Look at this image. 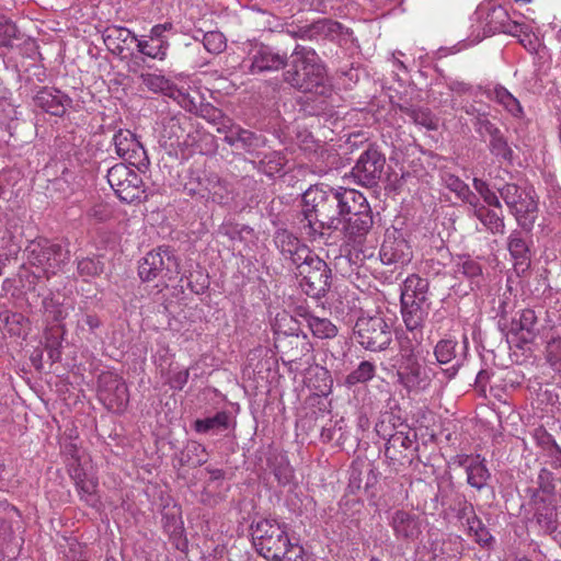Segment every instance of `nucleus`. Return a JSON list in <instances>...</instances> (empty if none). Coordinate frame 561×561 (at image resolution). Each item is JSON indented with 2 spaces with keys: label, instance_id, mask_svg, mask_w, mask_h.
I'll return each instance as SVG.
<instances>
[{
  "label": "nucleus",
  "instance_id": "obj_5",
  "mask_svg": "<svg viewBox=\"0 0 561 561\" xmlns=\"http://www.w3.org/2000/svg\"><path fill=\"white\" fill-rule=\"evenodd\" d=\"M297 276L301 289L312 298H321L330 287L331 270L325 261L312 251L307 260L296 265Z\"/></svg>",
  "mask_w": 561,
  "mask_h": 561
},
{
  "label": "nucleus",
  "instance_id": "obj_27",
  "mask_svg": "<svg viewBox=\"0 0 561 561\" xmlns=\"http://www.w3.org/2000/svg\"><path fill=\"white\" fill-rule=\"evenodd\" d=\"M138 41L130 30L123 26H110L104 33V43L114 54H122L128 42Z\"/></svg>",
  "mask_w": 561,
  "mask_h": 561
},
{
  "label": "nucleus",
  "instance_id": "obj_8",
  "mask_svg": "<svg viewBox=\"0 0 561 561\" xmlns=\"http://www.w3.org/2000/svg\"><path fill=\"white\" fill-rule=\"evenodd\" d=\"M67 259V253L60 244L48 240H39L31 244L28 262L39 268L47 279L56 275Z\"/></svg>",
  "mask_w": 561,
  "mask_h": 561
},
{
  "label": "nucleus",
  "instance_id": "obj_4",
  "mask_svg": "<svg viewBox=\"0 0 561 561\" xmlns=\"http://www.w3.org/2000/svg\"><path fill=\"white\" fill-rule=\"evenodd\" d=\"M110 186L124 203H140L147 199L146 185L140 174L125 163H116L106 174Z\"/></svg>",
  "mask_w": 561,
  "mask_h": 561
},
{
  "label": "nucleus",
  "instance_id": "obj_59",
  "mask_svg": "<svg viewBox=\"0 0 561 561\" xmlns=\"http://www.w3.org/2000/svg\"><path fill=\"white\" fill-rule=\"evenodd\" d=\"M476 130L481 136L488 135L490 138L501 130L488 118L485 114H480L477 117Z\"/></svg>",
  "mask_w": 561,
  "mask_h": 561
},
{
  "label": "nucleus",
  "instance_id": "obj_22",
  "mask_svg": "<svg viewBox=\"0 0 561 561\" xmlns=\"http://www.w3.org/2000/svg\"><path fill=\"white\" fill-rule=\"evenodd\" d=\"M462 550V539L456 535H447L432 543V551L436 561H458Z\"/></svg>",
  "mask_w": 561,
  "mask_h": 561
},
{
  "label": "nucleus",
  "instance_id": "obj_1",
  "mask_svg": "<svg viewBox=\"0 0 561 561\" xmlns=\"http://www.w3.org/2000/svg\"><path fill=\"white\" fill-rule=\"evenodd\" d=\"M285 81L304 93L329 96L332 85L319 56L311 48L297 46L291 54V65Z\"/></svg>",
  "mask_w": 561,
  "mask_h": 561
},
{
  "label": "nucleus",
  "instance_id": "obj_20",
  "mask_svg": "<svg viewBox=\"0 0 561 561\" xmlns=\"http://www.w3.org/2000/svg\"><path fill=\"white\" fill-rule=\"evenodd\" d=\"M473 216L484 226L492 234H504L505 224L502 209L491 208L481 204L479 198L470 206Z\"/></svg>",
  "mask_w": 561,
  "mask_h": 561
},
{
  "label": "nucleus",
  "instance_id": "obj_48",
  "mask_svg": "<svg viewBox=\"0 0 561 561\" xmlns=\"http://www.w3.org/2000/svg\"><path fill=\"white\" fill-rule=\"evenodd\" d=\"M18 34L15 24L4 15H0V46H12V42L18 38Z\"/></svg>",
  "mask_w": 561,
  "mask_h": 561
},
{
  "label": "nucleus",
  "instance_id": "obj_61",
  "mask_svg": "<svg viewBox=\"0 0 561 561\" xmlns=\"http://www.w3.org/2000/svg\"><path fill=\"white\" fill-rule=\"evenodd\" d=\"M460 518H466L469 535L473 534L481 525H483L481 519L474 514L472 506H465L461 510Z\"/></svg>",
  "mask_w": 561,
  "mask_h": 561
},
{
  "label": "nucleus",
  "instance_id": "obj_3",
  "mask_svg": "<svg viewBox=\"0 0 561 561\" xmlns=\"http://www.w3.org/2000/svg\"><path fill=\"white\" fill-rule=\"evenodd\" d=\"M253 545L257 552L267 560L278 561L284 557L288 545L287 525L276 519L265 518L252 526Z\"/></svg>",
  "mask_w": 561,
  "mask_h": 561
},
{
  "label": "nucleus",
  "instance_id": "obj_52",
  "mask_svg": "<svg viewBox=\"0 0 561 561\" xmlns=\"http://www.w3.org/2000/svg\"><path fill=\"white\" fill-rule=\"evenodd\" d=\"M343 428V420L336 421L331 427H323L321 431L322 440L327 443L335 440L337 445H343L346 440Z\"/></svg>",
  "mask_w": 561,
  "mask_h": 561
},
{
  "label": "nucleus",
  "instance_id": "obj_25",
  "mask_svg": "<svg viewBox=\"0 0 561 561\" xmlns=\"http://www.w3.org/2000/svg\"><path fill=\"white\" fill-rule=\"evenodd\" d=\"M517 203L511 209V213L515 216L522 228L530 230L537 219L538 203L529 192L523 195Z\"/></svg>",
  "mask_w": 561,
  "mask_h": 561
},
{
  "label": "nucleus",
  "instance_id": "obj_15",
  "mask_svg": "<svg viewBox=\"0 0 561 561\" xmlns=\"http://www.w3.org/2000/svg\"><path fill=\"white\" fill-rule=\"evenodd\" d=\"M274 242L280 253L289 259L295 266L300 261L307 260L311 252L306 244L287 230L276 231Z\"/></svg>",
  "mask_w": 561,
  "mask_h": 561
},
{
  "label": "nucleus",
  "instance_id": "obj_16",
  "mask_svg": "<svg viewBox=\"0 0 561 561\" xmlns=\"http://www.w3.org/2000/svg\"><path fill=\"white\" fill-rule=\"evenodd\" d=\"M370 208L351 215L343 226L344 236L350 243L360 245L373 227Z\"/></svg>",
  "mask_w": 561,
  "mask_h": 561
},
{
  "label": "nucleus",
  "instance_id": "obj_44",
  "mask_svg": "<svg viewBox=\"0 0 561 561\" xmlns=\"http://www.w3.org/2000/svg\"><path fill=\"white\" fill-rule=\"evenodd\" d=\"M299 342L298 335L278 336L275 341V347L279 353L286 355L288 360L296 362L300 359L301 352H294L293 346L295 345L297 347Z\"/></svg>",
  "mask_w": 561,
  "mask_h": 561
},
{
  "label": "nucleus",
  "instance_id": "obj_24",
  "mask_svg": "<svg viewBox=\"0 0 561 561\" xmlns=\"http://www.w3.org/2000/svg\"><path fill=\"white\" fill-rule=\"evenodd\" d=\"M534 520L539 534H552L558 527V515L554 504L549 501H536Z\"/></svg>",
  "mask_w": 561,
  "mask_h": 561
},
{
  "label": "nucleus",
  "instance_id": "obj_7",
  "mask_svg": "<svg viewBox=\"0 0 561 561\" xmlns=\"http://www.w3.org/2000/svg\"><path fill=\"white\" fill-rule=\"evenodd\" d=\"M354 333L363 347L374 352L385 350L391 342L390 327L380 313L359 317Z\"/></svg>",
  "mask_w": 561,
  "mask_h": 561
},
{
  "label": "nucleus",
  "instance_id": "obj_53",
  "mask_svg": "<svg viewBox=\"0 0 561 561\" xmlns=\"http://www.w3.org/2000/svg\"><path fill=\"white\" fill-rule=\"evenodd\" d=\"M12 539V530L10 526L5 525L0 519V561L4 558H13L15 551L10 548V541Z\"/></svg>",
  "mask_w": 561,
  "mask_h": 561
},
{
  "label": "nucleus",
  "instance_id": "obj_21",
  "mask_svg": "<svg viewBox=\"0 0 561 561\" xmlns=\"http://www.w3.org/2000/svg\"><path fill=\"white\" fill-rule=\"evenodd\" d=\"M415 435L411 436L409 432L397 431L386 444L385 454L391 460H411Z\"/></svg>",
  "mask_w": 561,
  "mask_h": 561
},
{
  "label": "nucleus",
  "instance_id": "obj_18",
  "mask_svg": "<svg viewBox=\"0 0 561 561\" xmlns=\"http://www.w3.org/2000/svg\"><path fill=\"white\" fill-rule=\"evenodd\" d=\"M379 255L383 264H404L411 260L412 251L403 238H387L381 244Z\"/></svg>",
  "mask_w": 561,
  "mask_h": 561
},
{
  "label": "nucleus",
  "instance_id": "obj_9",
  "mask_svg": "<svg viewBox=\"0 0 561 561\" xmlns=\"http://www.w3.org/2000/svg\"><path fill=\"white\" fill-rule=\"evenodd\" d=\"M99 391L107 409L122 413L128 405L129 392L126 382L114 373H103L99 377Z\"/></svg>",
  "mask_w": 561,
  "mask_h": 561
},
{
  "label": "nucleus",
  "instance_id": "obj_40",
  "mask_svg": "<svg viewBox=\"0 0 561 561\" xmlns=\"http://www.w3.org/2000/svg\"><path fill=\"white\" fill-rule=\"evenodd\" d=\"M376 374V366L369 360H363L359 363L356 369H354L346 377V383L348 386H355L357 383H364L371 380Z\"/></svg>",
  "mask_w": 561,
  "mask_h": 561
},
{
  "label": "nucleus",
  "instance_id": "obj_60",
  "mask_svg": "<svg viewBox=\"0 0 561 561\" xmlns=\"http://www.w3.org/2000/svg\"><path fill=\"white\" fill-rule=\"evenodd\" d=\"M278 561H306L304 547L298 543H291L290 540H288L284 557L279 558Z\"/></svg>",
  "mask_w": 561,
  "mask_h": 561
},
{
  "label": "nucleus",
  "instance_id": "obj_29",
  "mask_svg": "<svg viewBox=\"0 0 561 561\" xmlns=\"http://www.w3.org/2000/svg\"><path fill=\"white\" fill-rule=\"evenodd\" d=\"M69 473L72 480L75 481V485L85 502L90 501V497L95 495L98 490V481L93 478H89L84 470L78 466H71L69 468Z\"/></svg>",
  "mask_w": 561,
  "mask_h": 561
},
{
  "label": "nucleus",
  "instance_id": "obj_37",
  "mask_svg": "<svg viewBox=\"0 0 561 561\" xmlns=\"http://www.w3.org/2000/svg\"><path fill=\"white\" fill-rule=\"evenodd\" d=\"M229 427V415L221 411L213 417L198 419L194 422V428L198 433H207L211 430H227Z\"/></svg>",
  "mask_w": 561,
  "mask_h": 561
},
{
  "label": "nucleus",
  "instance_id": "obj_46",
  "mask_svg": "<svg viewBox=\"0 0 561 561\" xmlns=\"http://www.w3.org/2000/svg\"><path fill=\"white\" fill-rule=\"evenodd\" d=\"M407 114L416 125H421L428 130L437 129V119L428 108H408Z\"/></svg>",
  "mask_w": 561,
  "mask_h": 561
},
{
  "label": "nucleus",
  "instance_id": "obj_14",
  "mask_svg": "<svg viewBox=\"0 0 561 561\" xmlns=\"http://www.w3.org/2000/svg\"><path fill=\"white\" fill-rule=\"evenodd\" d=\"M433 373L416 360L409 359L407 365L398 371L400 383L408 391L426 390L432 382Z\"/></svg>",
  "mask_w": 561,
  "mask_h": 561
},
{
  "label": "nucleus",
  "instance_id": "obj_47",
  "mask_svg": "<svg viewBox=\"0 0 561 561\" xmlns=\"http://www.w3.org/2000/svg\"><path fill=\"white\" fill-rule=\"evenodd\" d=\"M457 342L454 340H440L435 348L434 354L439 364H448L456 357Z\"/></svg>",
  "mask_w": 561,
  "mask_h": 561
},
{
  "label": "nucleus",
  "instance_id": "obj_23",
  "mask_svg": "<svg viewBox=\"0 0 561 561\" xmlns=\"http://www.w3.org/2000/svg\"><path fill=\"white\" fill-rule=\"evenodd\" d=\"M336 190L339 194V216L348 217L370 208L363 193L353 188L339 187Z\"/></svg>",
  "mask_w": 561,
  "mask_h": 561
},
{
  "label": "nucleus",
  "instance_id": "obj_51",
  "mask_svg": "<svg viewBox=\"0 0 561 561\" xmlns=\"http://www.w3.org/2000/svg\"><path fill=\"white\" fill-rule=\"evenodd\" d=\"M204 47L211 54H219L226 48V38L220 32H207L203 38Z\"/></svg>",
  "mask_w": 561,
  "mask_h": 561
},
{
  "label": "nucleus",
  "instance_id": "obj_12",
  "mask_svg": "<svg viewBox=\"0 0 561 561\" xmlns=\"http://www.w3.org/2000/svg\"><path fill=\"white\" fill-rule=\"evenodd\" d=\"M249 71L261 73L263 71H277L287 64V55L275 51L267 45H255L249 55Z\"/></svg>",
  "mask_w": 561,
  "mask_h": 561
},
{
  "label": "nucleus",
  "instance_id": "obj_55",
  "mask_svg": "<svg viewBox=\"0 0 561 561\" xmlns=\"http://www.w3.org/2000/svg\"><path fill=\"white\" fill-rule=\"evenodd\" d=\"M489 24L494 28V31L503 32V25L507 24L511 21V18L507 11L502 7H493L490 13L488 14Z\"/></svg>",
  "mask_w": 561,
  "mask_h": 561
},
{
  "label": "nucleus",
  "instance_id": "obj_43",
  "mask_svg": "<svg viewBox=\"0 0 561 561\" xmlns=\"http://www.w3.org/2000/svg\"><path fill=\"white\" fill-rule=\"evenodd\" d=\"M168 96L176 101V103L185 111L190 113H197L198 104L195 98L192 96L186 89L179 88L173 84Z\"/></svg>",
  "mask_w": 561,
  "mask_h": 561
},
{
  "label": "nucleus",
  "instance_id": "obj_38",
  "mask_svg": "<svg viewBox=\"0 0 561 561\" xmlns=\"http://www.w3.org/2000/svg\"><path fill=\"white\" fill-rule=\"evenodd\" d=\"M493 99L513 116L522 114L519 101L504 87L494 88Z\"/></svg>",
  "mask_w": 561,
  "mask_h": 561
},
{
  "label": "nucleus",
  "instance_id": "obj_49",
  "mask_svg": "<svg viewBox=\"0 0 561 561\" xmlns=\"http://www.w3.org/2000/svg\"><path fill=\"white\" fill-rule=\"evenodd\" d=\"M501 198L507 205L510 210L518 204L517 202L525 195L527 192L520 190L516 184L507 183L502 188L499 190Z\"/></svg>",
  "mask_w": 561,
  "mask_h": 561
},
{
  "label": "nucleus",
  "instance_id": "obj_33",
  "mask_svg": "<svg viewBox=\"0 0 561 561\" xmlns=\"http://www.w3.org/2000/svg\"><path fill=\"white\" fill-rule=\"evenodd\" d=\"M0 320L3 322L4 330L11 336H23L27 332V319L19 312L3 311L0 313Z\"/></svg>",
  "mask_w": 561,
  "mask_h": 561
},
{
  "label": "nucleus",
  "instance_id": "obj_28",
  "mask_svg": "<svg viewBox=\"0 0 561 561\" xmlns=\"http://www.w3.org/2000/svg\"><path fill=\"white\" fill-rule=\"evenodd\" d=\"M422 302L401 304V312L407 329L411 332L423 328L424 321L428 314L427 309Z\"/></svg>",
  "mask_w": 561,
  "mask_h": 561
},
{
  "label": "nucleus",
  "instance_id": "obj_50",
  "mask_svg": "<svg viewBox=\"0 0 561 561\" xmlns=\"http://www.w3.org/2000/svg\"><path fill=\"white\" fill-rule=\"evenodd\" d=\"M456 273L461 274L468 278H476L481 276L482 268L477 261L470 257H461L456 263Z\"/></svg>",
  "mask_w": 561,
  "mask_h": 561
},
{
  "label": "nucleus",
  "instance_id": "obj_30",
  "mask_svg": "<svg viewBox=\"0 0 561 561\" xmlns=\"http://www.w3.org/2000/svg\"><path fill=\"white\" fill-rule=\"evenodd\" d=\"M466 471L468 483L478 490H481L490 478V472L484 465V460L480 459V456H476L470 460Z\"/></svg>",
  "mask_w": 561,
  "mask_h": 561
},
{
  "label": "nucleus",
  "instance_id": "obj_10",
  "mask_svg": "<svg viewBox=\"0 0 561 561\" xmlns=\"http://www.w3.org/2000/svg\"><path fill=\"white\" fill-rule=\"evenodd\" d=\"M115 151L118 157L138 170L149 163L147 152L136 134L129 129H118L113 136Z\"/></svg>",
  "mask_w": 561,
  "mask_h": 561
},
{
  "label": "nucleus",
  "instance_id": "obj_35",
  "mask_svg": "<svg viewBox=\"0 0 561 561\" xmlns=\"http://www.w3.org/2000/svg\"><path fill=\"white\" fill-rule=\"evenodd\" d=\"M489 150L500 163H512L513 149L501 131L490 138Z\"/></svg>",
  "mask_w": 561,
  "mask_h": 561
},
{
  "label": "nucleus",
  "instance_id": "obj_57",
  "mask_svg": "<svg viewBox=\"0 0 561 561\" xmlns=\"http://www.w3.org/2000/svg\"><path fill=\"white\" fill-rule=\"evenodd\" d=\"M195 114L214 125H224L222 121L225 117L222 112L210 104L197 105V113Z\"/></svg>",
  "mask_w": 561,
  "mask_h": 561
},
{
  "label": "nucleus",
  "instance_id": "obj_42",
  "mask_svg": "<svg viewBox=\"0 0 561 561\" xmlns=\"http://www.w3.org/2000/svg\"><path fill=\"white\" fill-rule=\"evenodd\" d=\"M228 140L230 145L240 144L241 147L247 149L248 151L261 146L262 144V139L260 136L243 128H238L236 133H232L231 136L228 137Z\"/></svg>",
  "mask_w": 561,
  "mask_h": 561
},
{
  "label": "nucleus",
  "instance_id": "obj_6",
  "mask_svg": "<svg viewBox=\"0 0 561 561\" xmlns=\"http://www.w3.org/2000/svg\"><path fill=\"white\" fill-rule=\"evenodd\" d=\"M179 274V263L168 251L159 248L150 251L138 265V275L142 282L158 280L157 286L167 288L168 283Z\"/></svg>",
  "mask_w": 561,
  "mask_h": 561
},
{
  "label": "nucleus",
  "instance_id": "obj_63",
  "mask_svg": "<svg viewBox=\"0 0 561 561\" xmlns=\"http://www.w3.org/2000/svg\"><path fill=\"white\" fill-rule=\"evenodd\" d=\"M88 216L96 221H106L111 217L107 205L103 203L94 204L89 210Z\"/></svg>",
  "mask_w": 561,
  "mask_h": 561
},
{
  "label": "nucleus",
  "instance_id": "obj_56",
  "mask_svg": "<svg viewBox=\"0 0 561 561\" xmlns=\"http://www.w3.org/2000/svg\"><path fill=\"white\" fill-rule=\"evenodd\" d=\"M190 378V368H171L168 385L174 390H182Z\"/></svg>",
  "mask_w": 561,
  "mask_h": 561
},
{
  "label": "nucleus",
  "instance_id": "obj_26",
  "mask_svg": "<svg viewBox=\"0 0 561 561\" xmlns=\"http://www.w3.org/2000/svg\"><path fill=\"white\" fill-rule=\"evenodd\" d=\"M428 280L416 274L407 277L401 291V304L422 302L427 300Z\"/></svg>",
  "mask_w": 561,
  "mask_h": 561
},
{
  "label": "nucleus",
  "instance_id": "obj_19",
  "mask_svg": "<svg viewBox=\"0 0 561 561\" xmlns=\"http://www.w3.org/2000/svg\"><path fill=\"white\" fill-rule=\"evenodd\" d=\"M34 103L51 115L62 116L70 99L59 90L43 88L35 95Z\"/></svg>",
  "mask_w": 561,
  "mask_h": 561
},
{
  "label": "nucleus",
  "instance_id": "obj_41",
  "mask_svg": "<svg viewBox=\"0 0 561 561\" xmlns=\"http://www.w3.org/2000/svg\"><path fill=\"white\" fill-rule=\"evenodd\" d=\"M508 251L517 261L516 264H524L528 260V245L520 232L514 231L508 238Z\"/></svg>",
  "mask_w": 561,
  "mask_h": 561
},
{
  "label": "nucleus",
  "instance_id": "obj_62",
  "mask_svg": "<svg viewBox=\"0 0 561 561\" xmlns=\"http://www.w3.org/2000/svg\"><path fill=\"white\" fill-rule=\"evenodd\" d=\"M503 32L504 34L512 35L514 37H517L518 39L527 33L528 28H530L527 24L519 23L517 21L511 20L507 22V24L503 25Z\"/></svg>",
  "mask_w": 561,
  "mask_h": 561
},
{
  "label": "nucleus",
  "instance_id": "obj_17",
  "mask_svg": "<svg viewBox=\"0 0 561 561\" xmlns=\"http://www.w3.org/2000/svg\"><path fill=\"white\" fill-rule=\"evenodd\" d=\"M390 526L396 537L400 539L414 540L422 533L419 516L404 510H397L392 514Z\"/></svg>",
  "mask_w": 561,
  "mask_h": 561
},
{
  "label": "nucleus",
  "instance_id": "obj_36",
  "mask_svg": "<svg viewBox=\"0 0 561 561\" xmlns=\"http://www.w3.org/2000/svg\"><path fill=\"white\" fill-rule=\"evenodd\" d=\"M446 186L456 195L461 198L462 202L471 206L477 199V195L470 190L468 184H466L458 176L453 174H447L444 179Z\"/></svg>",
  "mask_w": 561,
  "mask_h": 561
},
{
  "label": "nucleus",
  "instance_id": "obj_13",
  "mask_svg": "<svg viewBox=\"0 0 561 561\" xmlns=\"http://www.w3.org/2000/svg\"><path fill=\"white\" fill-rule=\"evenodd\" d=\"M385 165V158L375 148H368L358 158L353 174L364 185H371L379 179Z\"/></svg>",
  "mask_w": 561,
  "mask_h": 561
},
{
  "label": "nucleus",
  "instance_id": "obj_54",
  "mask_svg": "<svg viewBox=\"0 0 561 561\" xmlns=\"http://www.w3.org/2000/svg\"><path fill=\"white\" fill-rule=\"evenodd\" d=\"M78 273L81 276L93 277L103 272V264L93 257H83L78 262Z\"/></svg>",
  "mask_w": 561,
  "mask_h": 561
},
{
  "label": "nucleus",
  "instance_id": "obj_2",
  "mask_svg": "<svg viewBox=\"0 0 561 561\" xmlns=\"http://www.w3.org/2000/svg\"><path fill=\"white\" fill-rule=\"evenodd\" d=\"M337 190L328 185H314L302 195L304 228L309 234L321 232L323 229L336 230L341 225L339 216Z\"/></svg>",
  "mask_w": 561,
  "mask_h": 561
},
{
  "label": "nucleus",
  "instance_id": "obj_58",
  "mask_svg": "<svg viewBox=\"0 0 561 561\" xmlns=\"http://www.w3.org/2000/svg\"><path fill=\"white\" fill-rule=\"evenodd\" d=\"M43 308L46 314H48L53 321H61L66 318V313L61 305L54 298H45L43 300Z\"/></svg>",
  "mask_w": 561,
  "mask_h": 561
},
{
  "label": "nucleus",
  "instance_id": "obj_31",
  "mask_svg": "<svg viewBox=\"0 0 561 561\" xmlns=\"http://www.w3.org/2000/svg\"><path fill=\"white\" fill-rule=\"evenodd\" d=\"M537 324V316L533 309H523L518 318L512 322V330L522 333V339L528 341L533 337Z\"/></svg>",
  "mask_w": 561,
  "mask_h": 561
},
{
  "label": "nucleus",
  "instance_id": "obj_34",
  "mask_svg": "<svg viewBox=\"0 0 561 561\" xmlns=\"http://www.w3.org/2000/svg\"><path fill=\"white\" fill-rule=\"evenodd\" d=\"M207 459L206 448L197 442H190L182 451L181 462L182 465L196 468L206 463Z\"/></svg>",
  "mask_w": 561,
  "mask_h": 561
},
{
  "label": "nucleus",
  "instance_id": "obj_64",
  "mask_svg": "<svg viewBox=\"0 0 561 561\" xmlns=\"http://www.w3.org/2000/svg\"><path fill=\"white\" fill-rule=\"evenodd\" d=\"M518 41L528 51H536L538 41L530 28Z\"/></svg>",
  "mask_w": 561,
  "mask_h": 561
},
{
  "label": "nucleus",
  "instance_id": "obj_32",
  "mask_svg": "<svg viewBox=\"0 0 561 561\" xmlns=\"http://www.w3.org/2000/svg\"><path fill=\"white\" fill-rule=\"evenodd\" d=\"M304 317L313 336L318 339H332L337 334V328L329 319L319 318L310 313H306Z\"/></svg>",
  "mask_w": 561,
  "mask_h": 561
},
{
  "label": "nucleus",
  "instance_id": "obj_45",
  "mask_svg": "<svg viewBox=\"0 0 561 561\" xmlns=\"http://www.w3.org/2000/svg\"><path fill=\"white\" fill-rule=\"evenodd\" d=\"M472 184L478 194L483 198L485 206L493 207L499 210L502 209V204L496 193L490 188L485 181L474 178Z\"/></svg>",
  "mask_w": 561,
  "mask_h": 561
},
{
  "label": "nucleus",
  "instance_id": "obj_11",
  "mask_svg": "<svg viewBox=\"0 0 561 561\" xmlns=\"http://www.w3.org/2000/svg\"><path fill=\"white\" fill-rule=\"evenodd\" d=\"M172 23L169 22L152 26L148 35H142L137 41L138 51L149 58L164 60L170 47L164 33L172 30Z\"/></svg>",
  "mask_w": 561,
  "mask_h": 561
},
{
  "label": "nucleus",
  "instance_id": "obj_39",
  "mask_svg": "<svg viewBox=\"0 0 561 561\" xmlns=\"http://www.w3.org/2000/svg\"><path fill=\"white\" fill-rule=\"evenodd\" d=\"M140 79L142 84L154 93H162L168 96L173 83L162 75L157 73H141Z\"/></svg>",
  "mask_w": 561,
  "mask_h": 561
}]
</instances>
